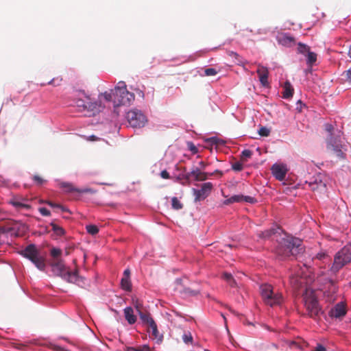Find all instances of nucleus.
<instances>
[{
    "instance_id": "nucleus-1",
    "label": "nucleus",
    "mask_w": 351,
    "mask_h": 351,
    "mask_svg": "<svg viewBox=\"0 0 351 351\" xmlns=\"http://www.w3.org/2000/svg\"><path fill=\"white\" fill-rule=\"evenodd\" d=\"M276 250L277 254L282 258L296 256L303 252L302 241L298 238L287 237L282 239Z\"/></svg>"
},
{
    "instance_id": "nucleus-2",
    "label": "nucleus",
    "mask_w": 351,
    "mask_h": 351,
    "mask_svg": "<svg viewBox=\"0 0 351 351\" xmlns=\"http://www.w3.org/2000/svg\"><path fill=\"white\" fill-rule=\"evenodd\" d=\"M74 102L79 110H87L93 112V114L99 112L101 106L99 101H93L84 91H77L76 93Z\"/></svg>"
},
{
    "instance_id": "nucleus-3",
    "label": "nucleus",
    "mask_w": 351,
    "mask_h": 351,
    "mask_svg": "<svg viewBox=\"0 0 351 351\" xmlns=\"http://www.w3.org/2000/svg\"><path fill=\"white\" fill-rule=\"evenodd\" d=\"M134 99V95L127 90L124 82H119L115 86L113 93V102L114 106H128Z\"/></svg>"
},
{
    "instance_id": "nucleus-4",
    "label": "nucleus",
    "mask_w": 351,
    "mask_h": 351,
    "mask_svg": "<svg viewBox=\"0 0 351 351\" xmlns=\"http://www.w3.org/2000/svg\"><path fill=\"white\" fill-rule=\"evenodd\" d=\"M25 258L31 261L35 266L43 271L46 267L45 258L40 254V251L34 244H29L20 252Z\"/></svg>"
},
{
    "instance_id": "nucleus-5",
    "label": "nucleus",
    "mask_w": 351,
    "mask_h": 351,
    "mask_svg": "<svg viewBox=\"0 0 351 351\" xmlns=\"http://www.w3.org/2000/svg\"><path fill=\"white\" fill-rule=\"evenodd\" d=\"M351 262V244L345 245L338 251L335 257L334 262L330 268L332 273H337L345 265Z\"/></svg>"
},
{
    "instance_id": "nucleus-6",
    "label": "nucleus",
    "mask_w": 351,
    "mask_h": 351,
    "mask_svg": "<svg viewBox=\"0 0 351 351\" xmlns=\"http://www.w3.org/2000/svg\"><path fill=\"white\" fill-rule=\"evenodd\" d=\"M304 302L308 314L311 317L316 319L322 313V308L312 290L306 288L304 294Z\"/></svg>"
},
{
    "instance_id": "nucleus-7",
    "label": "nucleus",
    "mask_w": 351,
    "mask_h": 351,
    "mask_svg": "<svg viewBox=\"0 0 351 351\" xmlns=\"http://www.w3.org/2000/svg\"><path fill=\"white\" fill-rule=\"evenodd\" d=\"M261 296L265 302L272 306L280 304L283 301L282 293L274 291L271 285H262L260 287Z\"/></svg>"
},
{
    "instance_id": "nucleus-8",
    "label": "nucleus",
    "mask_w": 351,
    "mask_h": 351,
    "mask_svg": "<svg viewBox=\"0 0 351 351\" xmlns=\"http://www.w3.org/2000/svg\"><path fill=\"white\" fill-rule=\"evenodd\" d=\"M51 265L58 275H62L66 272L68 281L70 282L79 284L80 281L82 280V278L79 276L77 271H66L64 261L61 258L53 259Z\"/></svg>"
},
{
    "instance_id": "nucleus-9",
    "label": "nucleus",
    "mask_w": 351,
    "mask_h": 351,
    "mask_svg": "<svg viewBox=\"0 0 351 351\" xmlns=\"http://www.w3.org/2000/svg\"><path fill=\"white\" fill-rule=\"evenodd\" d=\"M127 119L132 128L143 127L147 122L145 114L140 110L134 109L130 110L127 114Z\"/></svg>"
},
{
    "instance_id": "nucleus-10",
    "label": "nucleus",
    "mask_w": 351,
    "mask_h": 351,
    "mask_svg": "<svg viewBox=\"0 0 351 351\" xmlns=\"http://www.w3.org/2000/svg\"><path fill=\"white\" fill-rule=\"evenodd\" d=\"M213 185L211 182H206L202 184L200 189H193L195 196V202H200L205 199L211 193Z\"/></svg>"
},
{
    "instance_id": "nucleus-11",
    "label": "nucleus",
    "mask_w": 351,
    "mask_h": 351,
    "mask_svg": "<svg viewBox=\"0 0 351 351\" xmlns=\"http://www.w3.org/2000/svg\"><path fill=\"white\" fill-rule=\"evenodd\" d=\"M308 187L313 191H317L319 194H324L326 191V184L320 178V176L313 178L312 180L306 182Z\"/></svg>"
},
{
    "instance_id": "nucleus-12",
    "label": "nucleus",
    "mask_w": 351,
    "mask_h": 351,
    "mask_svg": "<svg viewBox=\"0 0 351 351\" xmlns=\"http://www.w3.org/2000/svg\"><path fill=\"white\" fill-rule=\"evenodd\" d=\"M273 176L279 181H282L288 171L287 166L284 164L275 163L271 168Z\"/></svg>"
},
{
    "instance_id": "nucleus-13",
    "label": "nucleus",
    "mask_w": 351,
    "mask_h": 351,
    "mask_svg": "<svg viewBox=\"0 0 351 351\" xmlns=\"http://www.w3.org/2000/svg\"><path fill=\"white\" fill-rule=\"evenodd\" d=\"M347 313L346 304L344 302L337 303L329 312L331 317L342 318Z\"/></svg>"
},
{
    "instance_id": "nucleus-14",
    "label": "nucleus",
    "mask_w": 351,
    "mask_h": 351,
    "mask_svg": "<svg viewBox=\"0 0 351 351\" xmlns=\"http://www.w3.org/2000/svg\"><path fill=\"white\" fill-rule=\"evenodd\" d=\"M245 202L250 204H254L256 202V199L251 196H245L243 195H236L230 197V198L226 199L223 202V204L226 205H228L234 202Z\"/></svg>"
},
{
    "instance_id": "nucleus-15",
    "label": "nucleus",
    "mask_w": 351,
    "mask_h": 351,
    "mask_svg": "<svg viewBox=\"0 0 351 351\" xmlns=\"http://www.w3.org/2000/svg\"><path fill=\"white\" fill-rule=\"evenodd\" d=\"M182 279L178 278L176 280L177 285L176 289L184 296H195L199 293V291L193 290L189 287L182 286Z\"/></svg>"
},
{
    "instance_id": "nucleus-16",
    "label": "nucleus",
    "mask_w": 351,
    "mask_h": 351,
    "mask_svg": "<svg viewBox=\"0 0 351 351\" xmlns=\"http://www.w3.org/2000/svg\"><path fill=\"white\" fill-rule=\"evenodd\" d=\"M256 73L258 75L259 81L263 86L269 85L268 76L269 71L267 67L258 64Z\"/></svg>"
},
{
    "instance_id": "nucleus-17",
    "label": "nucleus",
    "mask_w": 351,
    "mask_h": 351,
    "mask_svg": "<svg viewBox=\"0 0 351 351\" xmlns=\"http://www.w3.org/2000/svg\"><path fill=\"white\" fill-rule=\"evenodd\" d=\"M290 284L293 289H294L296 291L306 286L305 280L298 274L292 275L290 277Z\"/></svg>"
},
{
    "instance_id": "nucleus-18",
    "label": "nucleus",
    "mask_w": 351,
    "mask_h": 351,
    "mask_svg": "<svg viewBox=\"0 0 351 351\" xmlns=\"http://www.w3.org/2000/svg\"><path fill=\"white\" fill-rule=\"evenodd\" d=\"M277 40L279 44L287 47H290L295 43L294 38L285 33L279 34L277 36Z\"/></svg>"
},
{
    "instance_id": "nucleus-19",
    "label": "nucleus",
    "mask_w": 351,
    "mask_h": 351,
    "mask_svg": "<svg viewBox=\"0 0 351 351\" xmlns=\"http://www.w3.org/2000/svg\"><path fill=\"white\" fill-rule=\"evenodd\" d=\"M191 173L193 174V177L194 180L199 182V181H205L209 178V174L207 172H204L201 171L199 168H195L191 171Z\"/></svg>"
},
{
    "instance_id": "nucleus-20",
    "label": "nucleus",
    "mask_w": 351,
    "mask_h": 351,
    "mask_svg": "<svg viewBox=\"0 0 351 351\" xmlns=\"http://www.w3.org/2000/svg\"><path fill=\"white\" fill-rule=\"evenodd\" d=\"M124 316L129 324H134L136 322V317L134 314V310L132 307H126L123 310Z\"/></svg>"
},
{
    "instance_id": "nucleus-21",
    "label": "nucleus",
    "mask_w": 351,
    "mask_h": 351,
    "mask_svg": "<svg viewBox=\"0 0 351 351\" xmlns=\"http://www.w3.org/2000/svg\"><path fill=\"white\" fill-rule=\"evenodd\" d=\"M328 145H327V147L328 149L332 151L335 154H336V155L338 156V157H343V152L341 151V149H340V147H339V145H335L333 143V140H332V138L330 137V138L328 139Z\"/></svg>"
},
{
    "instance_id": "nucleus-22",
    "label": "nucleus",
    "mask_w": 351,
    "mask_h": 351,
    "mask_svg": "<svg viewBox=\"0 0 351 351\" xmlns=\"http://www.w3.org/2000/svg\"><path fill=\"white\" fill-rule=\"evenodd\" d=\"M283 88H284V91L282 93L283 98L289 99L293 96V88L289 82L287 81L285 82Z\"/></svg>"
},
{
    "instance_id": "nucleus-23",
    "label": "nucleus",
    "mask_w": 351,
    "mask_h": 351,
    "mask_svg": "<svg viewBox=\"0 0 351 351\" xmlns=\"http://www.w3.org/2000/svg\"><path fill=\"white\" fill-rule=\"evenodd\" d=\"M138 315L142 322L144 324H146L148 326L152 324V322H154V320L148 312H140Z\"/></svg>"
},
{
    "instance_id": "nucleus-24",
    "label": "nucleus",
    "mask_w": 351,
    "mask_h": 351,
    "mask_svg": "<svg viewBox=\"0 0 351 351\" xmlns=\"http://www.w3.org/2000/svg\"><path fill=\"white\" fill-rule=\"evenodd\" d=\"M121 286L125 291H130L132 290L130 278L123 277L121 280Z\"/></svg>"
},
{
    "instance_id": "nucleus-25",
    "label": "nucleus",
    "mask_w": 351,
    "mask_h": 351,
    "mask_svg": "<svg viewBox=\"0 0 351 351\" xmlns=\"http://www.w3.org/2000/svg\"><path fill=\"white\" fill-rule=\"evenodd\" d=\"M41 203H45V204H47V205H49V206H51V208H58L60 209L62 212H69V210L63 206L61 204H56V203H53L51 201H49V200H45V201H41L40 202Z\"/></svg>"
},
{
    "instance_id": "nucleus-26",
    "label": "nucleus",
    "mask_w": 351,
    "mask_h": 351,
    "mask_svg": "<svg viewBox=\"0 0 351 351\" xmlns=\"http://www.w3.org/2000/svg\"><path fill=\"white\" fill-rule=\"evenodd\" d=\"M223 278L228 283V285L232 287H237V282L232 277L231 274L224 273L223 274Z\"/></svg>"
},
{
    "instance_id": "nucleus-27",
    "label": "nucleus",
    "mask_w": 351,
    "mask_h": 351,
    "mask_svg": "<svg viewBox=\"0 0 351 351\" xmlns=\"http://www.w3.org/2000/svg\"><path fill=\"white\" fill-rule=\"evenodd\" d=\"M149 328L151 330L152 336L153 337V338L158 339L160 340V336L158 330L156 322H152V324L149 326Z\"/></svg>"
},
{
    "instance_id": "nucleus-28",
    "label": "nucleus",
    "mask_w": 351,
    "mask_h": 351,
    "mask_svg": "<svg viewBox=\"0 0 351 351\" xmlns=\"http://www.w3.org/2000/svg\"><path fill=\"white\" fill-rule=\"evenodd\" d=\"M10 203L16 208H26L29 209L30 206L26 204H23L16 199H12Z\"/></svg>"
},
{
    "instance_id": "nucleus-29",
    "label": "nucleus",
    "mask_w": 351,
    "mask_h": 351,
    "mask_svg": "<svg viewBox=\"0 0 351 351\" xmlns=\"http://www.w3.org/2000/svg\"><path fill=\"white\" fill-rule=\"evenodd\" d=\"M51 226L52 227L53 231L58 236H62L65 234L64 230L58 226L57 224L54 223L53 222L51 223Z\"/></svg>"
},
{
    "instance_id": "nucleus-30",
    "label": "nucleus",
    "mask_w": 351,
    "mask_h": 351,
    "mask_svg": "<svg viewBox=\"0 0 351 351\" xmlns=\"http://www.w3.org/2000/svg\"><path fill=\"white\" fill-rule=\"evenodd\" d=\"M317 60V54L314 52L308 51L307 53V64L312 66Z\"/></svg>"
},
{
    "instance_id": "nucleus-31",
    "label": "nucleus",
    "mask_w": 351,
    "mask_h": 351,
    "mask_svg": "<svg viewBox=\"0 0 351 351\" xmlns=\"http://www.w3.org/2000/svg\"><path fill=\"white\" fill-rule=\"evenodd\" d=\"M172 208L175 210L182 209L183 204L179 201L176 197H173L171 199Z\"/></svg>"
},
{
    "instance_id": "nucleus-32",
    "label": "nucleus",
    "mask_w": 351,
    "mask_h": 351,
    "mask_svg": "<svg viewBox=\"0 0 351 351\" xmlns=\"http://www.w3.org/2000/svg\"><path fill=\"white\" fill-rule=\"evenodd\" d=\"M252 155V151H250V149H244L241 152V159L242 161L246 162L248 158H251Z\"/></svg>"
},
{
    "instance_id": "nucleus-33",
    "label": "nucleus",
    "mask_w": 351,
    "mask_h": 351,
    "mask_svg": "<svg viewBox=\"0 0 351 351\" xmlns=\"http://www.w3.org/2000/svg\"><path fill=\"white\" fill-rule=\"evenodd\" d=\"M86 231L91 235H95L99 232V228L95 225H88L86 226Z\"/></svg>"
},
{
    "instance_id": "nucleus-34",
    "label": "nucleus",
    "mask_w": 351,
    "mask_h": 351,
    "mask_svg": "<svg viewBox=\"0 0 351 351\" xmlns=\"http://www.w3.org/2000/svg\"><path fill=\"white\" fill-rule=\"evenodd\" d=\"M61 186L65 189V191L66 192H73V191H78L77 189H75L74 188V186L70 184V183H67V182H63L61 184Z\"/></svg>"
},
{
    "instance_id": "nucleus-35",
    "label": "nucleus",
    "mask_w": 351,
    "mask_h": 351,
    "mask_svg": "<svg viewBox=\"0 0 351 351\" xmlns=\"http://www.w3.org/2000/svg\"><path fill=\"white\" fill-rule=\"evenodd\" d=\"M50 253L53 259L60 258V256L62 254V250L58 248H52Z\"/></svg>"
},
{
    "instance_id": "nucleus-36",
    "label": "nucleus",
    "mask_w": 351,
    "mask_h": 351,
    "mask_svg": "<svg viewBox=\"0 0 351 351\" xmlns=\"http://www.w3.org/2000/svg\"><path fill=\"white\" fill-rule=\"evenodd\" d=\"M298 52L300 53H308V51H310L309 47L303 43H300L298 44Z\"/></svg>"
},
{
    "instance_id": "nucleus-37",
    "label": "nucleus",
    "mask_w": 351,
    "mask_h": 351,
    "mask_svg": "<svg viewBox=\"0 0 351 351\" xmlns=\"http://www.w3.org/2000/svg\"><path fill=\"white\" fill-rule=\"evenodd\" d=\"M270 134V130L266 127H261L258 130V134L261 136H268Z\"/></svg>"
},
{
    "instance_id": "nucleus-38",
    "label": "nucleus",
    "mask_w": 351,
    "mask_h": 351,
    "mask_svg": "<svg viewBox=\"0 0 351 351\" xmlns=\"http://www.w3.org/2000/svg\"><path fill=\"white\" fill-rule=\"evenodd\" d=\"M274 234V230L269 229V230H267L261 233V234L260 235V237L262 238H269Z\"/></svg>"
},
{
    "instance_id": "nucleus-39",
    "label": "nucleus",
    "mask_w": 351,
    "mask_h": 351,
    "mask_svg": "<svg viewBox=\"0 0 351 351\" xmlns=\"http://www.w3.org/2000/svg\"><path fill=\"white\" fill-rule=\"evenodd\" d=\"M133 303H134V307L136 309L138 313H140V312H143L142 311L143 304L141 302H140L138 300H133Z\"/></svg>"
},
{
    "instance_id": "nucleus-40",
    "label": "nucleus",
    "mask_w": 351,
    "mask_h": 351,
    "mask_svg": "<svg viewBox=\"0 0 351 351\" xmlns=\"http://www.w3.org/2000/svg\"><path fill=\"white\" fill-rule=\"evenodd\" d=\"M217 71L213 68H208L204 70V74L206 76L215 75Z\"/></svg>"
},
{
    "instance_id": "nucleus-41",
    "label": "nucleus",
    "mask_w": 351,
    "mask_h": 351,
    "mask_svg": "<svg viewBox=\"0 0 351 351\" xmlns=\"http://www.w3.org/2000/svg\"><path fill=\"white\" fill-rule=\"evenodd\" d=\"M232 168L236 171H240L243 169V167L242 163L240 162H237L232 165Z\"/></svg>"
},
{
    "instance_id": "nucleus-42",
    "label": "nucleus",
    "mask_w": 351,
    "mask_h": 351,
    "mask_svg": "<svg viewBox=\"0 0 351 351\" xmlns=\"http://www.w3.org/2000/svg\"><path fill=\"white\" fill-rule=\"evenodd\" d=\"M38 211L43 216L49 217L51 215L50 211L44 207L39 208Z\"/></svg>"
},
{
    "instance_id": "nucleus-43",
    "label": "nucleus",
    "mask_w": 351,
    "mask_h": 351,
    "mask_svg": "<svg viewBox=\"0 0 351 351\" xmlns=\"http://www.w3.org/2000/svg\"><path fill=\"white\" fill-rule=\"evenodd\" d=\"M33 180L36 182L37 184L38 185H42L43 183L45 182V180L41 178L40 176H34L33 177Z\"/></svg>"
},
{
    "instance_id": "nucleus-44",
    "label": "nucleus",
    "mask_w": 351,
    "mask_h": 351,
    "mask_svg": "<svg viewBox=\"0 0 351 351\" xmlns=\"http://www.w3.org/2000/svg\"><path fill=\"white\" fill-rule=\"evenodd\" d=\"M100 96L103 97L108 101L113 99V93L112 94L111 93L105 92L104 93L101 94Z\"/></svg>"
},
{
    "instance_id": "nucleus-45",
    "label": "nucleus",
    "mask_w": 351,
    "mask_h": 351,
    "mask_svg": "<svg viewBox=\"0 0 351 351\" xmlns=\"http://www.w3.org/2000/svg\"><path fill=\"white\" fill-rule=\"evenodd\" d=\"M182 339L186 343H191L193 341V337L191 334H184L182 337Z\"/></svg>"
},
{
    "instance_id": "nucleus-46",
    "label": "nucleus",
    "mask_w": 351,
    "mask_h": 351,
    "mask_svg": "<svg viewBox=\"0 0 351 351\" xmlns=\"http://www.w3.org/2000/svg\"><path fill=\"white\" fill-rule=\"evenodd\" d=\"M235 63L238 65L243 66L245 70H247L245 67V64L247 63L246 60H244L241 58V57L239 56V59H235Z\"/></svg>"
},
{
    "instance_id": "nucleus-47",
    "label": "nucleus",
    "mask_w": 351,
    "mask_h": 351,
    "mask_svg": "<svg viewBox=\"0 0 351 351\" xmlns=\"http://www.w3.org/2000/svg\"><path fill=\"white\" fill-rule=\"evenodd\" d=\"M343 75H345L346 77V82H348L349 84H351V67L348 71H345Z\"/></svg>"
},
{
    "instance_id": "nucleus-48",
    "label": "nucleus",
    "mask_w": 351,
    "mask_h": 351,
    "mask_svg": "<svg viewBox=\"0 0 351 351\" xmlns=\"http://www.w3.org/2000/svg\"><path fill=\"white\" fill-rule=\"evenodd\" d=\"M136 351H151V348L148 345H143L136 347Z\"/></svg>"
},
{
    "instance_id": "nucleus-49",
    "label": "nucleus",
    "mask_w": 351,
    "mask_h": 351,
    "mask_svg": "<svg viewBox=\"0 0 351 351\" xmlns=\"http://www.w3.org/2000/svg\"><path fill=\"white\" fill-rule=\"evenodd\" d=\"M327 257L328 254L325 252H320L316 255V258L319 260H324Z\"/></svg>"
},
{
    "instance_id": "nucleus-50",
    "label": "nucleus",
    "mask_w": 351,
    "mask_h": 351,
    "mask_svg": "<svg viewBox=\"0 0 351 351\" xmlns=\"http://www.w3.org/2000/svg\"><path fill=\"white\" fill-rule=\"evenodd\" d=\"M160 176L163 179H169L170 178L169 173L167 172V170H163L160 172Z\"/></svg>"
},
{
    "instance_id": "nucleus-51",
    "label": "nucleus",
    "mask_w": 351,
    "mask_h": 351,
    "mask_svg": "<svg viewBox=\"0 0 351 351\" xmlns=\"http://www.w3.org/2000/svg\"><path fill=\"white\" fill-rule=\"evenodd\" d=\"M228 55L230 57L234 58V59H239V55L237 53L232 51H228Z\"/></svg>"
},
{
    "instance_id": "nucleus-52",
    "label": "nucleus",
    "mask_w": 351,
    "mask_h": 351,
    "mask_svg": "<svg viewBox=\"0 0 351 351\" xmlns=\"http://www.w3.org/2000/svg\"><path fill=\"white\" fill-rule=\"evenodd\" d=\"M208 174H209V177L215 176V175H219V176H222L223 173H222V171L217 169V170H215V171H213L212 173H208Z\"/></svg>"
},
{
    "instance_id": "nucleus-53",
    "label": "nucleus",
    "mask_w": 351,
    "mask_h": 351,
    "mask_svg": "<svg viewBox=\"0 0 351 351\" xmlns=\"http://www.w3.org/2000/svg\"><path fill=\"white\" fill-rule=\"evenodd\" d=\"M314 351H326V350L322 345L317 344Z\"/></svg>"
},
{
    "instance_id": "nucleus-54",
    "label": "nucleus",
    "mask_w": 351,
    "mask_h": 351,
    "mask_svg": "<svg viewBox=\"0 0 351 351\" xmlns=\"http://www.w3.org/2000/svg\"><path fill=\"white\" fill-rule=\"evenodd\" d=\"M191 177H193V174L191 173V172H188L184 175L182 176V178L185 179V180H189Z\"/></svg>"
},
{
    "instance_id": "nucleus-55",
    "label": "nucleus",
    "mask_w": 351,
    "mask_h": 351,
    "mask_svg": "<svg viewBox=\"0 0 351 351\" xmlns=\"http://www.w3.org/2000/svg\"><path fill=\"white\" fill-rule=\"evenodd\" d=\"M199 168L201 169V171L202 170H204L206 169V167H207L208 164L206 163L204 161H201L199 162Z\"/></svg>"
},
{
    "instance_id": "nucleus-56",
    "label": "nucleus",
    "mask_w": 351,
    "mask_h": 351,
    "mask_svg": "<svg viewBox=\"0 0 351 351\" xmlns=\"http://www.w3.org/2000/svg\"><path fill=\"white\" fill-rule=\"evenodd\" d=\"M325 129L327 132L331 134V132L333 130V127L330 124H326Z\"/></svg>"
},
{
    "instance_id": "nucleus-57",
    "label": "nucleus",
    "mask_w": 351,
    "mask_h": 351,
    "mask_svg": "<svg viewBox=\"0 0 351 351\" xmlns=\"http://www.w3.org/2000/svg\"><path fill=\"white\" fill-rule=\"evenodd\" d=\"M56 79H52L51 80H50L48 84H53V85H55V86H58V85H60V82L62 81V79H60L58 80V83H56Z\"/></svg>"
},
{
    "instance_id": "nucleus-58",
    "label": "nucleus",
    "mask_w": 351,
    "mask_h": 351,
    "mask_svg": "<svg viewBox=\"0 0 351 351\" xmlns=\"http://www.w3.org/2000/svg\"><path fill=\"white\" fill-rule=\"evenodd\" d=\"M189 149L193 153H197V149L196 148V147L193 143L190 144Z\"/></svg>"
},
{
    "instance_id": "nucleus-59",
    "label": "nucleus",
    "mask_w": 351,
    "mask_h": 351,
    "mask_svg": "<svg viewBox=\"0 0 351 351\" xmlns=\"http://www.w3.org/2000/svg\"><path fill=\"white\" fill-rule=\"evenodd\" d=\"M123 277L130 278V269H125V271L123 272Z\"/></svg>"
},
{
    "instance_id": "nucleus-60",
    "label": "nucleus",
    "mask_w": 351,
    "mask_h": 351,
    "mask_svg": "<svg viewBox=\"0 0 351 351\" xmlns=\"http://www.w3.org/2000/svg\"><path fill=\"white\" fill-rule=\"evenodd\" d=\"M330 282L331 284V287H332L331 290H332V293H335L337 291V287L335 285V282L333 280H330Z\"/></svg>"
},
{
    "instance_id": "nucleus-61",
    "label": "nucleus",
    "mask_w": 351,
    "mask_h": 351,
    "mask_svg": "<svg viewBox=\"0 0 351 351\" xmlns=\"http://www.w3.org/2000/svg\"><path fill=\"white\" fill-rule=\"evenodd\" d=\"M127 351H136V347H128Z\"/></svg>"
},
{
    "instance_id": "nucleus-62",
    "label": "nucleus",
    "mask_w": 351,
    "mask_h": 351,
    "mask_svg": "<svg viewBox=\"0 0 351 351\" xmlns=\"http://www.w3.org/2000/svg\"><path fill=\"white\" fill-rule=\"evenodd\" d=\"M89 138H90V139L91 141H95V140H97V139L98 138L97 137H96V136H94V135L90 136Z\"/></svg>"
},
{
    "instance_id": "nucleus-63",
    "label": "nucleus",
    "mask_w": 351,
    "mask_h": 351,
    "mask_svg": "<svg viewBox=\"0 0 351 351\" xmlns=\"http://www.w3.org/2000/svg\"><path fill=\"white\" fill-rule=\"evenodd\" d=\"M57 351H69V350H64V348L59 347L57 348Z\"/></svg>"
},
{
    "instance_id": "nucleus-64",
    "label": "nucleus",
    "mask_w": 351,
    "mask_h": 351,
    "mask_svg": "<svg viewBox=\"0 0 351 351\" xmlns=\"http://www.w3.org/2000/svg\"><path fill=\"white\" fill-rule=\"evenodd\" d=\"M348 56L351 58V45L350 46V48H349Z\"/></svg>"
}]
</instances>
